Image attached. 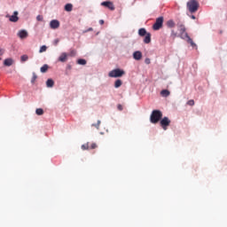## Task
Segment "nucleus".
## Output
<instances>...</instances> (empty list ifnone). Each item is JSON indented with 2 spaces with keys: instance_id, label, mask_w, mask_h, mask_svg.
I'll return each mask as SVG.
<instances>
[{
  "instance_id": "obj_1",
  "label": "nucleus",
  "mask_w": 227,
  "mask_h": 227,
  "mask_svg": "<svg viewBox=\"0 0 227 227\" xmlns=\"http://www.w3.org/2000/svg\"><path fill=\"white\" fill-rule=\"evenodd\" d=\"M186 7L190 13H196L200 10V3L197 0H190L187 2Z\"/></svg>"
},
{
  "instance_id": "obj_2",
  "label": "nucleus",
  "mask_w": 227,
  "mask_h": 227,
  "mask_svg": "<svg viewBox=\"0 0 227 227\" xmlns=\"http://www.w3.org/2000/svg\"><path fill=\"white\" fill-rule=\"evenodd\" d=\"M162 120V112L160 110H153L150 116L151 123H159Z\"/></svg>"
},
{
  "instance_id": "obj_3",
  "label": "nucleus",
  "mask_w": 227,
  "mask_h": 227,
  "mask_svg": "<svg viewBox=\"0 0 227 227\" xmlns=\"http://www.w3.org/2000/svg\"><path fill=\"white\" fill-rule=\"evenodd\" d=\"M164 24V17L160 16L156 19L155 23L153 25V31H159Z\"/></svg>"
},
{
  "instance_id": "obj_4",
  "label": "nucleus",
  "mask_w": 227,
  "mask_h": 227,
  "mask_svg": "<svg viewBox=\"0 0 227 227\" xmlns=\"http://www.w3.org/2000/svg\"><path fill=\"white\" fill-rule=\"evenodd\" d=\"M108 75L109 77H122V75H125V71L120 68L114 69L109 72Z\"/></svg>"
},
{
  "instance_id": "obj_5",
  "label": "nucleus",
  "mask_w": 227,
  "mask_h": 227,
  "mask_svg": "<svg viewBox=\"0 0 227 227\" xmlns=\"http://www.w3.org/2000/svg\"><path fill=\"white\" fill-rule=\"evenodd\" d=\"M160 127L163 129V130H168V128L169 125H171V120L168 117H163L160 121Z\"/></svg>"
},
{
  "instance_id": "obj_6",
  "label": "nucleus",
  "mask_w": 227,
  "mask_h": 227,
  "mask_svg": "<svg viewBox=\"0 0 227 227\" xmlns=\"http://www.w3.org/2000/svg\"><path fill=\"white\" fill-rule=\"evenodd\" d=\"M177 27L180 31V35H181V38L183 39H185V31H186V28H185V25H184L182 22H179L177 23Z\"/></svg>"
},
{
  "instance_id": "obj_7",
  "label": "nucleus",
  "mask_w": 227,
  "mask_h": 227,
  "mask_svg": "<svg viewBox=\"0 0 227 227\" xmlns=\"http://www.w3.org/2000/svg\"><path fill=\"white\" fill-rule=\"evenodd\" d=\"M101 6H106V8H108V10H111L112 12H114V4L110 1H106L101 3Z\"/></svg>"
},
{
  "instance_id": "obj_8",
  "label": "nucleus",
  "mask_w": 227,
  "mask_h": 227,
  "mask_svg": "<svg viewBox=\"0 0 227 227\" xmlns=\"http://www.w3.org/2000/svg\"><path fill=\"white\" fill-rule=\"evenodd\" d=\"M67 59H68V53L67 52H62L59 57V61H60V63H67Z\"/></svg>"
},
{
  "instance_id": "obj_9",
  "label": "nucleus",
  "mask_w": 227,
  "mask_h": 227,
  "mask_svg": "<svg viewBox=\"0 0 227 227\" xmlns=\"http://www.w3.org/2000/svg\"><path fill=\"white\" fill-rule=\"evenodd\" d=\"M50 27L51 29H58L59 27V20H53L50 22Z\"/></svg>"
},
{
  "instance_id": "obj_10",
  "label": "nucleus",
  "mask_w": 227,
  "mask_h": 227,
  "mask_svg": "<svg viewBox=\"0 0 227 227\" xmlns=\"http://www.w3.org/2000/svg\"><path fill=\"white\" fill-rule=\"evenodd\" d=\"M18 36H19V38H21V40H24V38H27V36H28L27 31L20 30L18 32Z\"/></svg>"
},
{
  "instance_id": "obj_11",
  "label": "nucleus",
  "mask_w": 227,
  "mask_h": 227,
  "mask_svg": "<svg viewBox=\"0 0 227 227\" xmlns=\"http://www.w3.org/2000/svg\"><path fill=\"white\" fill-rule=\"evenodd\" d=\"M133 58H134V59H136L137 61H139V60H141L142 58H143V53H142L141 51H135V52L133 53Z\"/></svg>"
},
{
  "instance_id": "obj_12",
  "label": "nucleus",
  "mask_w": 227,
  "mask_h": 227,
  "mask_svg": "<svg viewBox=\"0 0 227 227\" xmlns=\"http://www.w3.org/2000/svg\"><path fill=\"white\" fill-rule=\"evenodd\" d=\"M184 38H187V42H188V43H191L192 47H196V43H194V42L192 41V39L191 38V36H189V35L187 33L184 34Z\"/></svg>"
},
{
  "instance_id": "obj_13",
  "label": "nucleus",
  "mask_w": 227,
  "mask_h": 227,
  "mask_svg": "<svg viewBox=\"0 0 227 227\" xmlns=\"http://www.w3.org/2000/svg\"><path fill=\"white\" fill-rule=\"evenodd\" d=\"M17 15H19V12H14V14L10 17V21L11 22H17L19 20V17Z\"/></svg>"
},
{
  "instance_id": "obj_14",
  "label": "nucleus",
  "mask_w": 227,
  "mask_h": 227,
  "mask_svg": "<svg viewBox=\"0 0 227 227\" xmlns=\"http://www.w3.org/2000/svg\"><path fill=\"white\" fill-rule=\"evenodd\" d=\"M152 42V34L148 33L145 35L144 43H150Z\"/></svg>"
},
{
  "instance_id": "obj_15",
  "label": "nucleus",
  "mask_w": 227,
  "mask_h": 227,
  "mask_svg": "<svg viewBox=\"0 0 227 227\" xmlns=\"http://www.w3.org/2000/svg\"><path fill=\"white\" fill-rule=\"evenodd\" d=\"M4 67H12L13 65V59H6L4 61Z\"/></svg>"
},
{
  "instance_id": "obj_16",
  "label": "nucleus",
  "mask_w": 227,
  "mask_h": 227,
  "mask_svg": "<svg viewBox=\"0 0 227 227\" xmlns=\"http://www.w3.org/2000/svg\"><path fill=\"white\" fill-rule=\"evenodd\" d=\"M46 86H47V88H53L54 87V80L48 79L46 81Z\"/></svg>"
},
{
  "instance_id": "obj_17",
  "label": "nucleus",
  "mask_w": 227,
  "mask_h": 227,
  "mask_svg": "<svg viewBox=\"0 0 227 227\" xmlns=\"http://www.w3.org/2000/svg\"><path fill=\"white\" fill-rule=\"evenodd\" d=\"M138 35L139 36H145L146 35H148V32H146L145 28H140L138 30Z\"/></svg>"
},
{
  "instance_id": "obj_18",
  "label": "nucleus",
  "mask_w": 227,
  "mask_h": 227,
  "mask_svg": "<svg viewBox=\"0 0 227 227\" xmlns=\"http://www.w3.org/2000/svg\"><path fill=\"white\" fill-rule=\"evenodd\" d=\"M42 74H45L47 70H49V65L44 64L41 68H40Z\"/></svg>"
},
{
  "instance_id": "obj_19",
  "label": "nucleus",
  "mask_w": 227,
  "mask_h": 227,
  "mask_svg": "<svg viewBox=\"0 0 227 227\" xmlns=\"http://www.w3.org/2000/svg\"><path fill=\"white\" fill-rule=\"evenodd\" d=\"M73 8H74V5H72V4H67L65 5L66 12H72Z\"/></svg>"
},
{
  "instance_id": "obj_20",
  "label": "nucleus",
  "mask_w": 227,
  "mask_h": 227,
  "mask_svg": "<svg viewBox=\"0 0 227 227\" xmlns=\"http://www.w3.org/2000/svg\"><path fill=\"white\" fill-rule=\"evenodd\" d=\"M160 95H162V97H169L170 92H169V90H162L160 91Z\"/></svg>"
},
{
  "instance_id": "obj_21",
  "label": "nucleus",
  "mask_w": 227,
  "mask_h": 227,
  "mask_svg": "<svg viewBox=\"0 0 227 227\" xmlns=\"http://www.w3.org/2000/svg\"><path fill=\"white\" fill-rule=\"evenodd\" d=\"M123 84V82L121 80H116L114 82V88H120Z\"/></svg>"
},
{
  "instance_id": "obj_22",
  "label": "nucleus",
  "mask_w": 227,
  "mask_h": 227,
  "mask_svg": "<svg viewBox=\"0 0 227 227\" xmlns=\"http://www.w3.org/2000/svg\"><path fill=\"white\" fill-rule=\"evenodd\" d=\"M167 26H168V27H174L175 21H173V20H169L168 21H167Z\"/></svg>"
},
{
  "instance_id": "obj_23",
  "label": "nucleus",
  "mask_w": 227,
  "mask_h": 227,
  "mask_svg": "<svg viewBox=\"0 0 227 227\" xmlns=\"http://www.w3.org/2000/svg\"><path fill=\"white\" fill-rule=\"evenodd\" d=\"M35 114H37V116H42V114H43V109L42 108H37L35 110Z\"/></svg>"
},
{
  "instance_id": "obj_24",
  "label": "nucleus",
  "mask_w": 227,
  "mask_h": 227,
  "mask_svg": "<svg viewBox=\"0 0 227 227\" xmlns=\"http://www.w3.org/2000/svg\"><path fill=\"white\" fill-rule=\"evenodd\" d=\"M77 54V51L75 50H70V52L68 53V56L71 58H74V56Z\"/></svg>"
},
{
  "instance_id": "obj_25",
  "label": "nucleus",
  "mask_w": 227,
  "mask_h": 227,
  "mask_svg": "<svg viewBox=\"0 0 227 227\" xmlns=\"http://www.w3.org/2000/svg\"><path fill=\"white\" fill-rule=\"evenodd\" d=\"M78 65H86V59H79L77 60Z\"/></svg>"
},
{
  "instance_id": "obj_26",
  "label": "nucleus",
  "mask_w": 227,
  "mask_h": 227,
  "mask_svg": "<svg viewBox=\"0 0 227 227\" xmlns=\"http://www.w3.org/2000/svg\"><path fill=\"white\" fill-rule=\"evenodd\" d=\"M82 150H90V143L82 145Z\"/></svg>"
},
{
  "instance_id": "obj_27",
  "label": "nucleus",
  "mask_w": 227,
  "mask_h": 227,
  "mask_svg": "<svg viewBox=\"0 0 227 227\" xmlns=\"http://www.w3.org/2000/svg\"><path fill=\"white\" fill-rule=\"evenodd\" d=\"M46 51H47V46L43 45L41 46L39 52L42 53V52H45Z\"/></svg>"
},
{
  "instance_id": "obj_28",
  "label": "nucleus",
  "mask_w": 227,
  "mask_h": 227,
  "mask_svg": "<svg viewBox=\"0 0 227 227\" xmlns=\"http://www.w3.org/2000/svg\"><path fill=\"white\" fill-rule=\"evenodd\" d=\"M20 59L22 62L27 61V59H29V57L27 55H23L21 56Z\"/></svg>"
},
{
  "instance_id": "obj_29",
  "label": "nucleus",
  "mask_w": 227,
  "mask_h": 227,
  "mask_svg": "<svg viewBox=\"0 0 227 227\" xmlns=\"http://www.w3.org/2000/svg\"><path fill=\"white\" fill-rule=\"evenodd\" d=\"M38 78V76H36V74H33V77L31 79V82L32 84H35V81H36V79Z\"/></svg>"
},
{
  "instance_id": "obj_30",
  "label": "nucleus",
  "mask_w": 227,
  "mask_h": 227,
  "mask_svg": "<svg viewBox=\"0 0 227 227\" xmlns=\"http://www.w3.org/2000/svg\"><path fill=\"white\" fill-rule=\"evenodd\" d=\"M100 121H98V122L96 124H92V127H95L96 129H99L100 128Z\"/></svg>"
},
{
  "instance_id": "obj_31",
  "label": "nucleus",
  "mask_w": 227,
  "mask_h": 227,
  "mask_svg": "<svg viewBox=\"0 0 227 227\" xmlns=\"http://www.w3.org/2000/svg\"><path fill=\"white\" fill-rule=\"evenodd\" d=\"M95 148H97V144L95 143L90 144V150H95Z\"/></svg>"
},
{
  "instance_id": "obj_32",
  "label": "nucleus",
  "mask_w": 227,
  "mask_h": 227,
  "mask_svg": "<svg viewBox=\"0 0 227 227\" xmlns=\"http://www.w3.org/2000/svg\"><path fill=\"white\" fill-rule=\"evenodd\" d=\"M36 20H38L39 22H42V21L43 20V16L38 15V16L36 17Z\"/></svg>"
},
{
  "instance_id": "obj_33",
  "label": "nucleus",
  "mask_w": 227,
  "mask_h": 227,
  "mask_svg": "<svg viewBox=\"0 0 227 227\" xmlns=\"http://www.w3.org/2000/svg\"><path fill=\"white\" fill-rule=\"evenodd\" d=\"M171 36H172V38H176L177 34H176V32H175V30L171 31Z\"/></svg>"
},
{
  "instance_id": "obj_34",
  "label": "nucleus",
  "mask_w": 227,
  "mask_h": 227,
  "mask_svg": "<svg viewBox=\"0 0 227 227\" xmlns=\"http://www.w3.org/2000/svg\"><path fill=\"white\" fill-rule=\"evenodd\" d=\"M187 105L188 106H194V100L193 99H191L187 102Z\"/></svg>"
},
{
  "instance_id": "obj_35",
  "label": "nucleus",
  "mask_w": 227,
  "mask_h": 227,
  "mask_svg": "<svg viewBox=\"0 0 227 227\" xmlns=\"http://www.w3.org/2000/svg\"><path fill=\"white\" fill-rule=\"evenodd\" d=\"M150 63H151L150 59L147 58V59H145V65H150Z\"/></svg>"
},
{
  "instance_id": "obj_36",
  "label": "nucleus",
  "mask_w": 227,
  "mask_h": 227,
  "mask_svg": "<svg viewBox=\"0 0 227 227\" xmlns=\"http://www.w3.org/2000/svg\"><path fill=\"white\" fill-rule=\"evenodd\" d=\"M117 109H118L119 111H123V106H122L121 105H118V106H117Z\"/></svg>"
},
{
  "instance_id": "obj_37",
  "label": "nucleus",
  "mask_w": 227,
  "mask_h": 227,
  "mask_svg": "<svg viewBox=\"0 0 227 227\" xmlns=\"http://www.w3.org/2000/svg\"><path fill=\"white\" fill-rule=\"evenodd\" d=\"M58 43H59V39H56V40L54 41V45H58Z\"/></svg>"
},
{
  "instance_id": "obj_38",
  "label": "nucleus",
  "mask_w": 227,
  "mask_h": 227,
  "mask_svg": "<svg viewBox=\"0 0 227 227\" xmlns=\"http://www.w3.org/2000/svg\"><path fill=\"white\" fill-rule=\"evenodd\" d=\"M191 19H192L193 20H196V16L192 15V16H191Z\"/></svg>"
},
{
  "instance_id": "obj_39",
  "label": "nucleus",
  "mask_w": 227,
  "mask_h": 227,
  "mask_svg": "<svg viewBox=\"0 0 227 227\" xmlns=\"http://www.w3.org/2000/svg\"><path fill=\"white\" fill-rule=\"evenodd\" d=\"M99 24H101V26L104 24V20H99Z\"/></svg>"
},
{
  "instance_id": "obj_40",
  "label": "nucleus",
  "mask_w": 227,
  "mask_h": 227,
  "mask_svg": "<svg viewBox=\"0 0 227 227\" xmlns=\"http://www.w3.org/2000/svg\"><path fill=\"white\" fill-rule=\"evenodd\" d=\"M88 31H93V28H92V27H90V28L88 29Z\"/></svg>"
}]
</instances>
